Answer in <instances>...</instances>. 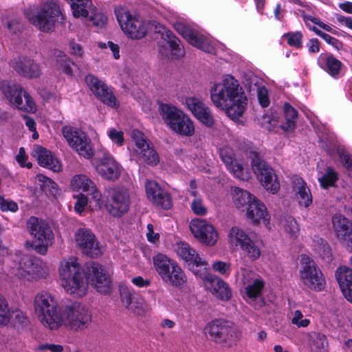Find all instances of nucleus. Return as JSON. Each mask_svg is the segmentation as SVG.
I'll return each mask as SVG.
<instances>
[{"instance_id":"nucleus-1","label":"nucleus","mask_w":352,"mask_h":352,"mask_svg":"<svg viewBox=\"0 0 352 352\" xmlns=\"http://www.w3.org/2000/svg\"><path fill=\"white\" fill-rule=\"evenodd\" d=\"M59 274L65 291L77 297L85 295L89 283L102 294H108L111 289L110 275L98 263H87L82 270L77 259L72 258L61 263Z\"/></svg>"},{"instance_id":"nucleus-2","label":"nucleus","mask_w":352,"mask_h":352,"mask_svg":"<svg viewBox=\"0 0 352 352\" xmlns=\"http://www.w3.org/2000/svg\"><path fill=\"white\" fill-rule=\"evenodd\" d=\"M214 105L226 111L231 119H238L244 113L248 104L247 96L237 80L226 76L210 89Z\"/></svg>"},{"instance_id":"nucleus-3","label":"nucleus","mask_w":352,"mask_h":352,"mask_svg":"<svg viewBox=\"0 0 352 352\" xmlns=\"http://www.w3.org/2000/svg\"><path fill=\"white\" fill-rule=\"evenodd\" d=\"M34 308L41 323L50 329H57L60 327L58 302L48 292H42L36 295L34 300Z\"/></svg>"},{"instance_id":"nucleus-4","label":"nucleus","mask_w":352,"mask_h":352,"mask_svg":"<svg viewBox=\"0 0 352 352\" xmlns=\"http://www.w3.org/2000/svg\"><path fill=\"white\" fill-rule=\"evenodd\" d=\"M27 226L32 237L31 247L38 254L45 255L54 239L53 231L45 220L31 217Z\"/></svg>"},{"instance_id":"nucleus-5","label":"nucleus","mask_w":352,"mask_h":352,"mask_svg":"<svg viewBox=\"0 0 352 352\" xmlns=\"http://www.w3.org/2000/svg\"><path fill=\"white\" fill-rule=\"evenodd\" d=\"M60 327L80 331L87 329L91 322V311L78 302H72L64 306L59 314Z\"/></svg>"},{"instance_id":"nucleus-6","label":"nucleus","mask_w":352,"mask_h":352,"mask_svg":"<svg viewBox=\"0 0 352 352\" xmlns=\"http://www.w3.org/2000/svg\"><path fill=\"white\" fill-rule=\"evenodd\" d=\"M153 265L156 272L166 284L180 287L186 282V275L182 268L175 261L166 255L158 254L153 257Z\"/></svg>"},{"instance_id":"nucleus-7","label":"nucleus","mask_w":352,"mask_h":352,"mask_svg":"<svg viewBox=\"0 0 352 352\" xmlns=\"http://www.w3.org/2000/svg\"><path fill=\"white\" fill-rule=\"evenodd\" d=\"M205 332L212 341L224 347L232 346L241 337L237 327L224 320H212L206 327Z\"/></svg>"},{"instance_id":"nucleus-8","label":"nucleus","mask_w":352,"mask_h":352,"mask_svg":"<svg viewBox=\"0 0 352 352\" xmlns=\"http://www.w3.org/2000/svg\"><path fill=\"white\" fill-rule=\"evenodd\" d=\"M247 155L254 173L264 188L272 194L276 193L280 189V184L274 170L263 160L259 153L250 151Z\"/></svg>"},{"instance_id":"nucleus-9","label":"nucleus","mask_w":352,"mask_h":352,"mask_svg":"<svg viewBox=\"0 0 352 352\" xmlns=\"http://www.w3.org/2000/svg\"><path fill=\"white\" fill-rule=\"evenodd\" d=\"M63 20L60 7L52 1L44 3L36 14L29 17L30 22L44 32L54 31L56 23Z\"/></svg>"},{"instance_id":"nucleus-10","label":"nucleus","mask_w":352,"mask_h":352,"mask_svg":"<svg viewBox=\"0 0 352 352\" xmlns=\"http://www.w3.org/2000/svg\"><path fill=\"white\" fill-rule=\"evenodd\" d=\"M299 271L301 282L311 289L321 291L325 285V279L320 267L308 256L302 255Z\"/></svg>"},{"instance_id":"nucleus-11","label":"nucleus","mask_w":352,"mask_h":352,"mask_svg":"<svg viewBox=\"0 0 352 352\" xmlns=\"http://www.w3.org/2000/svg\"><path fill=\"white\" fill-rule=\"evenodd\" d=\"M1 91L9 101L19 109L26 112H34L36 106L30 95L23 87L12 82H3Z\"/></svg>"},{"instance_id":"nucleus-12","label":"nucleus","mask_w":352,"mask_h":352,"mask_svg":"<svg viewBox=\"0 0 352 352\" xmlns=\"http://www.w3.org/2000/svg\"><path fill=\"white\" fill-rule=\"evenodd\" d=\"M130 203V195L126 188L116 186L108 189L106 208L112 216L120 217L126 214L129 209Z\"/></svg>"},{"instance_id":"nucleus-13","label":"nucleus","mask_w":352,"mask_h":352,"mask_svg":"<svg viewBox=\"0 0 352 352\" xmlns=\"http://www.w3.org/2000/svg\"><path fill=\"white\" fill-rule=\"evenodd\" d=\"M62 133L69 146L80 155L87 159L94 156L91 140L85 133L69 126L63 127Z\"/></svg>"},{"instance_id":"nucleus-14","label":"nucleus","mask_w":352,"mask_h":352,"mask_svg":"<svg viewBox=\"0 0 352 352\" xmlns=\"http://www.w3.org/2000/svg\"><path fill=\"white\" fill-rule=\"evenodd\" d=\"M117 20L123 30L130 38L140 39L147 32L145 23L124 10H116Z\"/></svg>"},{"instance_id":"nucleus-15","label":"nucleus","mask_w":352,"mask_h":352,"mask_svg":"<svg viewBox=\"0 0 352 352\" xmlns=\"http://www.w3.org/2000/svg\"><path fill=\"white\" fill-rule=\"evenodd\" d=\"M75 241L82 253L90 258L98 257L102 253L99 242L90 230L78 229L75 233Z\"/></svg>"},{"instance_id":"nucleus-16","label":"nucleus","mask_w":352,"mask_h":352,"mask_svg":"<svg viewBox=\"0 0 352 352\" xmlns=\"http://www.w3.org/2000/svg\"><path fill=\"white\" fill-rule=\"evenodd\" d=\"M229 240L232 245L239 246L248 257L256 260L261 255V250L250 237L241 228L234 226L229 232Z\"/></svg>"},{"instance_id":"nucleus-17","label":"nucleus","mask_w":352,"mask_h":352,"mask_svg":"<svg viewBox=\"0 0 352 352\" xmlns=\"http://www.w3.org/2000/svg\"><path fill=\"white\" fill-rule=\"evenodd\" d=\"M190 229L194 236L201 243L212 246L218 239L214 226L205 219H195L190 223Z\"/></svg>"},{"instance_id":"nucleus-18","label":"nucleus","mask_w":352,"mask_h":352,"mask_svg":"<svg viewBox=\"0 0 352 352\" xmlns=\"http://www.w3.org/2000/svg\"><path fill=\"white\" fill-rule=\"evenodd\" d=\"M132 137L139 149L138 153L143 161L150 166H156L160 162L159 155L145 138L144 135L138 130H134Z\"/></svg>"},{"instance_id":"nucleus-19","label":"nucleus","mask_w":352,"mask_h":352,"mask_svg":"<svg viewBox=\"0 0 352 352\" xmlns=\"http://www.w3.org/2000/svg\"><path fill=\"white\" fill-rule=\"evenodd\" d=\"M85 81L93 94L103 103L113 108L118 107L113 91L104 82L91 74L85 77Z\"/></svg>"},{"instance_id":"nucleus-20","label":"nucleus","mask_w":352,"mask_h":352,"mask_svg":"<svg viewBox=\"0 0 352 352\" xmlns=\"http://www.w3.org/2000/svg\"><path fill=\"white\" fill-rule=\"evenodd\" d=\"M146 195L148 199L157 207L168 210L172 206L170 195L162 189L157 182L148 180L145 184Z\"/></svg>"},{"instance_id":"nucleus-21","label":"nucleus","mask_w":352,"mask_h":352,"mask_svg":"<svg viewBox=\"0 0 352 352\" xmlns=\"http://www.w3.org/2000/svg\"><path fill=\"white\" fill-rule=\"evenodd\" d=\"M97 173L104 179L116 181L121 175V166L109 153H104L96 166Z\"/></svg>"},{"instance_id":"nucleus-22","label":"nucleus","mask_w":352,"mask_h":352,"mask_svg":"<svg viewBox=\"0 0 352 352\" xmlns=\"http://www.w3.org/2000/svg\"><path fill=\"white\" fill-rule=\"evenodd\" d=\"M175 28L190 45L208 53L213 51V47L203 35L192 30L182 23H175Z\"/></svg>"},{"instance_id":"nucleus-23","label":"nucleus","mask_w":352,"mask_h":352,"mask_svg":"<svg viewBox=\"0 0 352 352\" xmlns=\"http://www.w3.org/2000/svg\"><path fill=\"white\" fill-rule=\"evenodd\" d=\"M186 103L193 115L208 127L214 125V120L210 109L200 100L192 97L186 99Z\"/></svg>"},{"instance_id":"nucleus-24","label":"nucleus","mask_w":352,"mask_h":352,"mask_svg":"<svg viewBox=\"0 0 352 352\" xmlns=\"http://www.w3.org/2000/svg\"><path fill=\"white\" fill-rule=\"evenodd\" d=\"M11 66L20 76L28 78H35L41 74L39 65L33 60L26 57H19L11 61Z\"/></svg>"},{"instance_id":"nucleus-25","label":"nucleus","mask_w":352,"mask_h":352,"mask_svg":"<svg viewBox=\"0 0 352 352\" xmlns=\"http://www.w3.org/2000/svg\"><path fill=\"white\" fill-rule=\"evenodd\" d=\"M205 285L212 296L220 300L228 301L232 296V289L228 284L217 276H209Z\"/></svg>"},{"instance_id":"nucleus-26","label":"nucleus","mask_w":352,"mask_h":352,"mask_svg":"<svg viewBox=\"0 0 352 352\" xmlns=\"http://www.w3.org/2000/svg\"><path fill=\"white\" fill-rule=\"evenodd\" d=\"M245 214L254 224L257 225L261 222L266 226L270 224V215L267 210V208L256 197L248 206Z\"/></svg>"},{"instance_id":"nucleus-27","label":"nucleus","mask_w":352,"mask_h":352,"mask_svg":"<svg viewBox=\"0 0 352 352\" xmlns=\"http://www.w3.org/2000/svg\"><path fill=\"white\" fill-rule=\"evenodd\" d=\"M34 157H36L40 166L52 170L54 172L60 170L61 166L50 151L41 146H35L33 151Z\"/></svg>"},{"instance_id":"nucleus-28","label":"nucleus","mask_w":352,"mask_h":352,"mask_svg":"<svg viewBox=\"0 0 352 352\" xmlns=\"http://www.w3.org/2000/svg\"><path fill=\"white\" fill-rule=\"evenodd\" d=\"M293 190L295 192L299 204L305 208L312 203V195L306 182L299 177L293 179Z\"/></svg>"},{"instance_id":"nucleus-29","label":"nucleus","mask_w":352,"mask_h":352,"mask_svg":"<svg viewBox=\"0 0 352 352\" xmlns=\"http://www.w3.org/2000/svg\"><path fill=\"white\" fill-rule=\"evenodd\" d=\"M169 127L177 133L183 136L190 137L195 133L192 121L183 112L173 121Z\"/></svg>"},{"instance_id":"nucleus-30","label":"nucleus","mask_w":352,"mask_h":352,"mask_svg":"<svg viewBox=\"0 0 352 352\" xmlns=\"http://www.w3.org/2000/svg\"><path fill=\"white\" fill-rule=\"evenodd\" d=\"M159 26H155V32L161 34L162 36L165 34L166 38L165 40L167 41V43L168 44L171 53L176 58H179L184 56L185 52L183 48L179 47L180 41L177 38L174 34L170 31L167 30L164 26L158 24Z\"/></svg>"},{"instance_id":"nucleus-31","label":"nucleus","mask_w":352,"mask_h":352,"mask_svg":"<svg viewBox=\"0 0 352 352\" xmlns=\"http://www.w3.org/2000/svg\"><path fill=\"white\" fill-rule=\"evenodd\" d=\"M332 221L336 237L339 241L352 232V221L344 215H334Z\"/></svg>"},{"instance_id":"nucleus-32","label":"nucleus","mask_w":352,"mask_h":352,"mask_svg":"<svg viewBox=\"0 0 352 352\" xmlns=\"http://www.w3.org/2000/svg\"><path fill=\"white\" fill-rule=\"evenodd\" d=\"M120 298L126 309L139 314L137 309L143 305L144 300L142 298L132 293L126 287L120 289Z\"/></svg>"},{"instance_id":"nucleus-33","label":"nucleus","mask_w":352,"mask_h":352,"mask_svg":"<svg viewBox=\"0 0 352 352\" xmlns=\"http://www.w3.org/2000/svg\"><path fill=\"white\" fill-rule=\"evenodd\" d=\"M311 352H327L328 342L325 335L313 331L308 335Z\"/></svg>"},{"instance_id":"nucleus-34","label":"nucleus","mask_w":352,"mask_h":352,"mask_svg":"<svg viewBox=\"0 0 352 352\" xmlns=\"http://www.w3.org/2000/svg\"><path fill=\"white\" fill-rule=\"evenodd\" d=\"M69 3H71L73 15L76 18L80 16L86 18L95 10L91 0H73Z\"/></svg>"},{"instance_id":"nucleus-35","label":"nucleus","mask_w":352,"mask_h":352,"mask_svg":"<svg viewBox=\"0 0 352 352\" xmlns=\"http://www.w3.org/2000/svg\"><path fill=\"white\" fill-rule=\"evenodd\" d=\"M1 20L2 25L12 34L16 33L22 28L21 18L13 12L6 10Z\"/></svg>"},{"instance_id":"nucleus-36","label":"nucleus","mask_w":352,"mask_h":352,"mask_svg":"<svg viewBox=\"0 0 352 352\" xmlns=\"http://www.w3.org/2000/svg\"><path fill=\"white\" fill-rule=\"evenodd\" d=\"M256 197L247 190L236 188L233 195V199L235 206L241 209L242 212H245L248 206Z\"/></svg>"},{"instance_id":"nucleus-37","label":"nucleus","mask_w":352,"mask_h":352,"mask_svg":"<svg viewBox=\"0 0 352 352\" xmlns=\"http://www.w3.org/2000/svg\"><path fill=\"white\" fill-rule=\"evenodd\" d=\"M283 112L285 121L281 127L285 131H293L296 128L298 111L290 104L286 102L283 106Z\"/></svg>"},{"instance_id":"nucleus-38","label":"nucleus","mask_w":352,"mask_h":352,"mask_svg":"<svg viewBox=\"0 0 352 352\" xmlns=\"http://www.w3.org/2000/svg\"><path fill=\"white\" fill-rule=\"evenodd\" d=\"M177 253L184 261L189 262V263L191 262H194L197 265L204 263V261L196 253V251L187 243H182L179 244Z\"/></svg>"},{"instance_id":"nucleus-39","label":"nucleus","mask_w":352,"mask_h":352,"mask_svg":"<svg viewBox=\"0 0 352 352\" xmlns=\"http://www.w3.org/2000/svg\"><path fill=\"white\" fill-rule=\"evenodd\" d=\"M72 186L74 189L82 190L84 192L89 193L96 192L94 182L84 175L74 176L72 180Z\"/></svg>"},{"instance_id":"nucleus-40","label":"nucleus","mask_w":352,"mask_h":352,"mask_svg":"<svg viewBox=\"0 0 352 352\" xmlns=\"http://www.w3.org/2000/svg\"><path fill=\"white\" fill-rule=\"evenodd\" d=\"M159 110L160 116L168 126L171 124L173 121H175L182 113V111L175 106L169 104H160Z\"/></svg>"},{"instance_id":"nucleus-41","label":"nucleus","mask_w":352,"mask_h":352,"mask_svg":"<svg viewBox=\"0 0 352 352\" xmlns=\"http://www.w3.org/2000/svg\"><path fill=\"white\" fill-rule=\"evenodd\" d=\"M336 277L342 292L352 284V269L347 267H339L336 273Z\"/></svg>"},{"instance_id":"nucleus-42","label":"nucleus","mask_w":352,"mask_h":352,"mask_svg":"<svg viewBox=\"0 0 352 352\" xmlns=\"http://www.w3.org/2000/svg\"><path fill=\"white\" fill-rule=\"evenodd\" d=\"M17 270L16 274L21 278H25L27 275L34 274L36 272L33 260L26 255L21 257Z\"/></svg>"},{"instance_id":"nucleus-43","label":"nucleus","mask_w":352,"mask_h":352,"mask_svg":"<svg viewBox=\"0 0 352 352\" xmlns=\"http://www.w3.org/2000/svg\"><path fill=\"white\" fill-rule=\"evenodd\" d=\"M314 248L323 259H326L327 262L332 260L331 249L328 243L323 239L315 236L314 239Z\"/></svg>"},{"instance_id":"nucleus-44","label":"nucleus","mask_w":352,"mask_h":352,"mask_svg":"<svg viewBox=\"0 0 352 352\" xmlns=\"http://www.w3.org/2000/svg\"><path fill=\"white\" fill-rule=\"evenodd\" d=\"M338 179V174L331 167H327L325 173L318 178L320 184L324 189L334 186Z\"/></svg>"},{"instance_id":"nucleus-45","label":"nucleus","mask_w":352,"mask_h":352,"mask_svg":"<svg viewBox=\"0 0 352 352\" xmlns=\"http://www.w3.org/2000/svg\"><path fill=\"white\" fill-rule=\"evenodd\" d=\"M264 287V282L261 279H255L245 287L247 296L253 299L258 297Z\"/></svg>"},{"instance_id":"nucleus-46","label":"nucleus","mask_w":352,"mask_h":352,"mask_svg":"<svg viewBox=\"0 0 352 352\" xmlns=\"http://www.w3.org/2000/svg\"><path fill=\"white\" fill-rule=\"evenodd\" d=\"M10 309L6 299L0 294V326H5L10 322Z\"/></svg>"},{"instance_id":"nucleus-47","label":"nucleus","mask_w":352,"mask_h":352,"mask_svg":"<svg viewBox=\"0 0 352 352\" xmlns=\"http://www.w3.org/2000/svg\"><path fill=\"white\" fill-rule=\"evenodd\" d=\"M208 264L206 261H204V263L200 265H197V263H195L194 262H191L188 264L189 269L193 272V274L197 277H199L202 279L205 283L208 280L209 276L212 275L210 274L206 270V266Z\"/></svg>"},{"instance_id":"nucleus-48","label":"nucleus","mask_w":352,"mask_h":352,"mask_svg":"<svg viewBox=\"0 0 352 352\" xmlns=\"http://www.w3.org/2000/svg\"><path fill=\"white\" fill-rule=\"evenodd\" d=\"M89 21L93 26L98 28H102L107 23V17L101 12H96V9L91 12Z\"/></svg>"},{"instance_id":"nucleus-49","label":"nucleus","mask_w":352,"mask_h":352,"mask_svg":"<svg viewBox=\"0 0 352 352\" xmlns=\"http://www.w3.org/2000/svg\"><path fill=\"white\" fill-rule=\"evenodd\" d=\"M60 54H62L60 52ZM58 64L60 67L62 69L63 72L67 74V76H72L73 75L72 69L71 67V65H75L74 62H72L69 58H68L65 54H60L58 55V58L57 59Z\"/></svg>"},{"instance_id":"nucleus-50","label":"nucleus","mask_w":352,"mask_h":352,"mask_svg":"<svg viewBox=\"0 0 352 352\" xmlns=\"http://www.w3.org/2000/svg\"><path fill=\"white\" fill-rule=\"evenodd\" d=\"M326 65L327 72L331 76H335L339 74L342 63L333 56H329L327 58Z\"/></svg>"},{"instance_id":"nucleus-51","label":"nucleus","mask_w":352,"mask_h":352,"mask_svg":"<svg viewBox=\"0 0 352 352\" xmlns=\"http://www.w3.org/2000/svg\"><path fill=\"white\" fill-rule=\"evenodd\" d=\"M191 210L199 216H204L207 213V208L203 204L202 199L200 198H195L191 203Z\"/></svg>"},{"instance_id":"nucleus-52","label":"nucleus","mask_w":352,"mask_h":352,"mask_svg":"<svg viewBox=\"0 0 352 352\" xmlns=\"http://www.w3.org/2000/svg\"><path fill=\"white\" fill-rule=\"evenodd\" d=\"M338 155L344 166L347 170L352 171V157L350 154L344 149L339 148L338 149Z\"/></svg>"},{"instance_id":"nucleus-53","label":"nucleus","mask_w":352,"mask_h":352,"mask_svg":"<svg viewBox=\"0 0 352 352\" xmlns=\"http://www.w3.org/2000/svg\"><path fill=\"white\" fill-rule=\"evenodd\" d=\"M10 321L14 324L25 325L28 323V318L20 310H10Z\"/></svg>"},{"instance_id":"nucleus-54","label":"nucleus","mask_w":352,"mask_h":352,"mask_svg":"<svg viewBox=\"0 0 352 352\" xmlns=\"http://www.w3.org/2000/svg\"><path fill=\"white\" fill-rule=\"evenodd\" d=\"M285 36L287 38V43L289 45L295 46L296 47H301V39L302 35L300 32L287 33Z\"/></svg>"},{"instance_id":"nucleus-55","label":"nucleus","mask_w":352,"mask_h":352,"mask_svg":"<svg viewBox=\"0 0 352 352\" xmlns=\"http://www.w3.org/2000/svg\"><path fill=\"white\" fill-rule=\"evenodd\" d=\"M303 315L300 310L294 311V317L292 319V322L296 324L298 327H306L310 324L309 319H303Z\"/></svg>"},{"instance_id":"nucleus-56","label":"nucleus","mask_w":352,"mask_h":352,"mask_svg":"<svg viewBox=\"0 0 352 352\" xmlns=\"http://www.w3.org/2000/svg\"><path fill=\"white\" fill-rule=\"evenodd\" d=\"M220 157L227 167L231 166L234 162V153L230 148L220 149Z\"/></svg>"},{"instance_id":"nucleus-57","label":"nucleus","mask_w":352,"mask_h":352,"mask_svg":"<svg viewBox=\"0 0 352 352\" xmlns=\"http://www.w3.org/2000/svg\"><path fill=\"white\" fill-rule=\"evenodd\" d=\"M257 96L260 104L263 107H267L270 104V99L268 96V91L265 87L258 88Z\"/></svg>"},{"instance_id":"nucleus-58","label":"nucleus","mask_w":352,"mask_h":352,"mask_svg":"<svg viewBox=\"0 0 352 352\" xmlns=\"http://www.w3.org/2000/svg\"><path fill=\"white\" fill-rule=\"evenodd\" d=\"M285 230L291 234H295L298 231V226L296 221L292 217L285 219Z\"/></svg>"},{"instance_id":"nucleus-59","label":"nucleus","mask_w":352,"mask_h":352,"mask_svg":"<svg viewBox=\"0 0 352 352\" xmlns=\"http://www.w3.org/2000/svg\"><path fill=\"white\" fill-rule=\"evenodd\" d=\"M212 268L215 272L221 274H229L230 272V265L228 263L223 261H216L212 263Z\"/></svg>"},{"instance_id":"nucleus-60","label":"nucleus","mask_w":352,"mask_h":352,"mask_svg":"<svg viewBox=\"0 0 352 352\" xmlns=\"http://www.w3.org/2000/svg\"><path fill=\"white\" fill-rule=\"evenodd\" d=\"M0 208L2 211L16 212L18 210V205L13 201L0 199Z\"/></svg>"},{"instance_id":"nucleus-61","label":"nucleus","mask_w":352,"mask_h":352,"mask_svg":"<svg viewBox=\"0 0 352 352\" xmlns=\"http://www.w3.org/2000/svg\"><path fill=\"white\" fill-rule=\"evenodd\" d=\"M27 159L28 156L25 155L24 148H20L19 154L16 156V160L17 162L22 167H27L28 168H31L32 167V164L31 162L25 163Z\"/></svg>"},{"instance_id":"nucleus-62","label":"nucleus","mask_w":352,"mask_h":352,"mask_svg":"<svg viewBox=\"0 0 352 352\" xmlns=\"http://www.w3.org/2000/svg\"><path fill=\"white\" fill-rule=\"evenodd\" d=\"M110 139L117 143L118 145L121 146L124 142L123 132L118 131L115 129H111L109 133Z\"/></svg>"},{"instance_id":"nucleus-63","label":"nucleus","mask_w":352,"mask_h":352,"mask_svg":"<svg viewBox=\"0 0 352 352\" xmlns=\"http://www.w3.org/2000/svg\"><path fill=\"white\" fill-rule=\"evenodd\" d=\"M87 204V198L85 196L81 195L78 197L77 201L74 206L75 210L78 213H81L85 210V207Z\"/></svg>"},{"instance_id":"nucleus-64","label":"nucleus","mask_w":352,"mask_h":352,"mask_svg":"<svg viewBox=\"0 0 352 352\" xmlns=\"http://www.w3.org/2000/svg\"><path fill=\"white\" fill-rule=\"evenodd\" d=\"M327 43L339 50L342 47V43L337 38L332 37L329 34L324 33L322 37Z\"/></svg>"}]
</instances>
